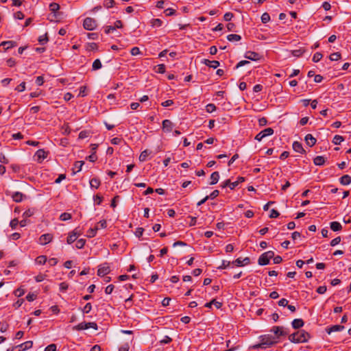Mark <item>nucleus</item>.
<instances>
[{
  "label": "nucleus",
  "instance_id": "49530a36",
  "mask_svg": "<svg viewBox=\"0 0 351 351\" xmlns=\"http://www.w3.org/2000/svg\"><path fill=\"white\" fill-rule=\"evenodd\" d=\"M47 41H48V38H47V34H45V35L40 36L38 38V42L40 45H45V43H47Z\"/></svg>",
  "mask_w": 351,
  "mask_h": 351
},
{
  "label": "nucleus",
  "instance_id": "2eb2a0df",
  "mask_svg": "<svg viewBox=\"0 0 351 351\" xmlns=\"http://www.w3.org/2000/svg\"><path fill=\"white\" fill-rule=\"evenodd\" d=\"M33 346V341H27L25 343H23L20 345H18L15 348H18L19 349V351H25L27 349H29Z\"/></svg>",
  "mask_w": 351,
  "mask_h": 351
},
{
  "label": "nucleus",
  "instance_id": "dca6fc26",
  "mask_svg": "<svg viewBox=\"0 0 351 351\" xmlns=\"http://www.w3.org/2000/svg\"><path fill=\"white\" fill-rule=\"evenodd\" d=\"M202 63L213 69H217L219 66V62L217 60H209L207 59H204Z\"/></svg>",
  "mask_w": 351,
  "mask_h": 351
},
{
  "label": "nucleus",
  "instance_id": "6e6552de",
  "mask_svg": "<svg viewBox=\"0 0 351 351\" xmlns=\"http://www.w3.org/2000/svg\"><path fill=\"white\" fill-rule=\"evenodd\" d=\"M232 265L237 267H243L245 265H247L250 263V259L249 257H245L243 259L241 258H237L235 261L232 262Z\"/></svg>",
  "mask_w": 351,
  "mask_h": 351
},
{
  "label": "nucleus",
  "instance_id": "9d476101",
  "mask_svg": "<svg viewBox=\"0 0 351 351\" xmlns=\"http://www.w3.org/2000/svg\"><path fill=\"white\" fill-rule=\"evenodd\" d=\"M53 236L51 234H42L39 238V243L41 245H46L52 241Z\"/></svg>",
  "mask_w": 351,
  "mask_h": 351
},
{
  "label": "nucleus",
  "instance_id": "b1692460",
  "mask_svg": "<svg viewBox=\"0 0 351 351\" xmlns=\"http://www.w3.org/2000/svg\"><path fill=\"white\" fill-rule=\"evenodd\" d=\"M152 153V151L148 150V149H145V150L143 151L139 156V158H138L139 160L141 162L145 161L147 160V156L149 155H150Z\"/></svg>",
  "mask_w": 351,
  "mask_h": 351
},
{
  "label": "nucleus",
  "instance_id": "338daca9",
  "mask_svg": "<svg viewBox=\"0 0 351 351\" xmlns=\"http://www.w3.org/2000/svg\"><path fill=\"white\" fill-rule=\"evenodd\" d=\"M280 215V213L278 210L275 209H272L270 212L269 217L270 218H276Z\"/></svg>",
  "mask_w": 351,
  "mask_h": 351
},
{
  "label": "nucleus",
  "instance_id": "c756f323",
  "mask_svg": "<svg viewBox=\"0 0 351 351\" xmlns=\"http://www.w3.org/2000/svg\"><path fill=\"white\" fill-rule=\"evenodd\" d=\"M77 238L76 233L71 232L67 237L66 242L68 244H71L76 241Z\"/></svg>",
  "mask_w": 351,
  "mask_h": 351
},
{
  "label": "nucleus",
  "instance_id": "2f4dec72",
  "mask_svg": "<svg viewBox=\"0 0 351 351\" xmlns=\"http://www.w3.org/2000/svg\"><path fill=\"white\" fill-rule=\"evenodd\" d=\"M60 9V5L59 4L56 3H50L49 5V10L51 12V13H53L54 15L56 16V12Z\"/></svg>",
  "mask_w": 351,
  "mask_h": 351
},
{
  "label": "nucleus",
  "instance_id": "6e6d98bb",
  "mask_svg": "<svg viewBox=\"0 0 351 351\" xmlns=\"http://www.w3.org/2000/svg\"><path fill=\"white\" fill-rule=\"evenodd\" d=\"M19 224V220L18 219L15 218L12 220H11L10 223V226L12 228V229H16V228L17 227V226Z\"/></svg>",
  "mask_w": 351,
  "mask_h": 351
},
{
  "label": "nucleus",
  "instance_id": "8fccbe9b",
  "mask_svg": "<svg viewBox=\"0 0 351 351\" xmlns=\"http://www.w3.org/2000/svg\"><path fill=\"white\" fill-rule=\"evenodd\" d=\"M172 341V339L169 336H165L160 341V344H167Z\"/></svg>",
  "mask_w": 351,
  "mask_h": 351
},
{
  "label": "nucleus",
  "instance_id": "052dcab7",
  "mask_svg": "<svg viewBox=\"0 0 351 351\" xmlns=\"http://www.w3.org/2000/svg\"><path fill=\"white\" fill-rule=\"evenodd\" d=\"M33 215H34V210L32 209H27V210H25L23 213V217H24L25 218H27V217L32 216Z\"/></svg>",
  "mask_w": 351,
  "mask_h": 351
},
{
  "label": "nucleus",
  "instance_id": "cd10ccee",
  "mask_svg": "<svg viewBox=\"0 0 351 351\" xmlns=\"http://www.w3.org/2000/svg\"><path fill=\"white\" fill-rule=\"evenodd\" d=\"M304 52H305V49L302 47L300 49L291 51L292 55L297 58L301 57Z\"/></svg>",
  "mask_w": 351,
  "mask_h": 351
},
{
  "label": "nucleus",
  "instance_id": "473e14b6",
  "mask_svg": "<svg viewBox=\"0 0 351 351\" xmlns=\"http://www.w3.org/2000/svg\"><path fill=\"white\" fill-rule=\"evenodd\" d=\"M98 229L99 228L97 226L94 228H90L87 232V237L89 238L94 237L96 235Z\"/></svg>",
  "mask_w": 351,
  "mask_h": 351
},
{
  "label": "nucleus",
  "instance_id": "c03bdc74",
  "mask_svg": "<svg viewBox=\"0 0 351 351\" xmlns=\"http://www.w3.org/2000/svg\"><path fill=\"white\" fill-rule=\"evenodd\" d=\"M206 110L208 112L211 113L216 110V106L213 104H208L206 106Z\"/></svg>",
  "mask_w": 351,
  "mask_h": 351
},
{
  "label": "nucleus",
  "instance_id": "c9c22d12",
  "mask_svg": "<svg viewBox=\"0 0 351 351\" xmlns=\"http://www.w3.org/2000/svg\"><path fill=\"white\" fill-rule=\"evenodd\" d=\"M344 141V138L340 135H335L332 139V143L335 145H340Z\"/></svg>",
  "mask_w": 351,
  "mask_h": 351
},
{
  "label": "nucleus",
  "instance_id": "680f3d73",
  "mask_svg": "<svg viewBox=\"0 0 351 351\" xmlns=\"http://www.w3.org/2000/svg\"><path fill=\"white\" fill-rule=\"evenodd\" d=\"M25 89V82H21L19 86H17L15 88L18 92H23Z\"/></svg>",
  "mask_w": 351,
  "mask_h": 351
},
{
  "label": "nucleus",
  "instance_id": "412c9836",
  "mask_svg": "<svg viewBox=\"0 0 351 351\" xmlns=\"http://www.w3.org/2000/svg\"><path fill=\"white\" fill-rule=\"evenodd\" d=\"M258 263L260 265H267L269 263V259L263 253L259 256Z\"/></svg>",
  "mask_w": 351,
  "mask_h": 351
},
{
  "label": "nucleus",
  "instance_id": "4d7b16f0",
  "mask_svg": "<svg viewBox=\"0 0 351 351\" xmlns=\"http://www.w3.org/2000/svg\"><path fill=\"white\" fill-rule=\"evenodd\" d=\"M341 241V237H337L336 238H335L334 239H332L331 241H330V245L331 246H335L337 245H338Z\"/></svg>",
  "mask_w": 351,
  "mask_h": 351
},
{
  "label": "nucleus",
  "instance_id": "a19ab883",
  "mask_svg": "<svg viewBox=\"0 0 351 351\" xmlns=\"http://www.w3.org/2000/svg\"><path fill=\"white\" fill-rule=\"evenodd\" d=\"M86 243V240L84 239H78L75 243V247L77 249H82Z\"/></svg>",
  "mask_w": 351,
  "mask_h": 351
},
{
  "label": "nucleus",
  "instance_id": "1a4fd4ad",
  "mask_svg": "<svg viewBox=\"0 0 351 351\" xmlns=\"http://www.w3.org/2000/svg\"><path fill=\"white\" fill-rule=\"evenodd\" d=\"M244 57L246 59L253 60V61H256L260 59L261 56L259 53H258L256 52L248 51L245 53Z\"/></svg>",
  "mask_w": 351,
  "mask_h": 351
},
{
  "label": "nucleus",
  "instance_id": "20e7f679",
  "mask_svg": "<svg viewBox=\"0 0 351 351\" xmlns=\"http://www.w3.org/2000/svg\"><path fill=\"white\" fill-rule=\"evenodd\" d=\"M244 181L245 178L243 177L239 176L237 178V180L235 182H231L230 180H226L223 184H221V186L222 188L228 186L231 190H232L235 189L240 183Z\"/></svg>",
  "mask_w": 351,
  "mask_h": 351
},
{
  "label": "nucleus",
  "instance_id": "864d4df0",
  "mask_svg": "<svg viewBox=\"0 0 351 351\" xmlns=\"http://www.w3.org/2000/svg\"><path fill=\"white\" fill-rule=\"evenodd\" d=\"M234 14L232 12H226L223 15V19L226 21H230L233 18Z\"/></svg>",
  "mask_w": 351,
  "mask_h": 351
},
{
  "label": "nucleus",
  "instance_id": "603ef678",
  "mask_svg": "<svg viewBox=\"0 0 351 351\" xmlns=\"http://www.w3.org/2000/svg\"><path fill=\"white\" fill-rule=\"evenodd\" d=\"M94 201L97 205H100L103 201V197L97 194L94 196Z\"/></svg>",
  "mask_w": 351,
  "mask_h": 351
},
{
  "label": "nucleus",
  "instance_id": "de8ad7c7",
  "mask_svg": "<svg viewBox=\"0 0 351 351\" xmlns=\"http://www.w3.org/2000/svg\"><path fill=\"white\" fill-rule=\"evenodd\" d=\"M14 293L16 297H21L24 295L25 291L23 289L19 287L14 291Z\"/></svg>",
  "mask_w": 351,
  "mask_h": 351
},
{
  "label": "nucleus",
  "instance_id": "4c0bfd02",
  "mask_svg": "<svg viewBox=\"0 0 351 351\" xmlns=\"http://www.w3.org/2000/svg\"><path fill=\"white\" fill-rule=\"evenodd\" d=\"M329 58L331 61H337L341 58V53L339 52H335L330 55Z\"/></svg>",
  "mask_w": 351,
  "mask_h": 351
},
{
  "label": "nucleus",
  "instance_id": "58836bf2",
  "mask_svg": "<svg viewBox=\"0 0 351 351\" xmlns=\"http://www.w3.org/2000/svg\"><path fill=\"white\" fill-rule=\"evenodd\" d=\"M151 24H152V27H159L162 26V21L159 19H154L152 20Z\"/></svg>",
  "mask_w": 351,
  "mask_h": 351
},
{
  "label": "nucleus",
  "instance_id": "f03ea898",
  "mask_svg": "<svg viewBox=\"0 0 351 351\" xmlns=\"http://www.w3.org/2000/svg\"><path fill=\"white\" fill-rule=\"evenodd\" d=\"M310 338V334L304 330H298L289 336V340L294 343H306Z\"/></svg>",
  "mask_w": 351,
  "mask_h": 351
},
{
  "label": "nucleus",
  "instance_id": "f704fd0d",
  "mask_svg": "<svg viewBox=\"0 0 351 351\" xmlns=\"http://www.w3.org/2000/svg\"><path fill=\"white\" fill-rule=\"evenodd\" d=\"M47 261V256L44 255L39 256L36 258V263L38 265H44Z\"/></svg>",
  "mask_w": 351,
  "mask_h": 351
},
{
  "label": "nucleus",
  "instance_id": "bb28decb",
  "mask_svg": "<svg viewBox=\"0 0 351 351\" xmlns=\"http://www.w3.org/2000/svg\"><path fill=\"white\" fill-rule=\"evenodd\" d=\"M101 182L99 178H92L90 180V185L91 188L98 189L100 186Z\"/></svg>",
  "mask_w": 351,
  "mask_h": 351
},
{
  "label": "nucleus",
  "instance_id": "f8f14e48",
  "mask_svg": "<svg viewBox=\"0 0 351 351\" xmlns=\"http://www.w3.org/2000/svg\"><path fill=\"white\" fill-rule=\"evenodd\" d=\"M292 147H293V149L296 152H298V153H300L302 154L306 153V151L303 148L302 143L298 141H294L293 143Z\"/></svg>",
  "mask_w": 351,
  "mask_h": 351
},
{
  "label": "nucleus",
  "instance_id": "09e8293b",
  "mask_svg": "<svg viewBox=\"0 0 351 351\" xmlns=\"http://www.w3.org/2000/svg\"><path fill=\"white\" fill-rule=\"evenodd\" d=\"M68 288L69 285L66 282H63L60 284V291L61 292H66Z\"/></svg>",
  "mask_w": 351,
  "mask_h": 351
},
{
  "label": "nucleus",
  "instance_id": "0e129e2a",
  "mask_svg": "<svg viewBox=\"0 0 351 351\" xmlns=\"http://www.w3.org/2000/svg\"><path fill=\"white\" fill-rule=\"evenodd\" d=\"M56 344L51 343L45 348V351H56Z\"/></svg>",
  "mask_w": 351,
  "mask_h": 351
},
{
  "label": "nucleus",
  "instance_id": "5701e85b",
  "mask_svg": "<svg viewBox=\"0 0 351 351\" xmlns=\"http://www.w3.org/2000/svg\"><path fill=\"white\" fill-rule=\"evenodd\" d=\"M330 227L334 232L340 231L342 229L341 224L338 221H332L330 224Z\"/></svg>",
  "mask_w": 351,
  "mask_h": 351
},
{
  "label": "nucleus",
  "instance_id": "f3484780",
  "mask_svg": "<svg viewBox=\"0 0 351 351\" xmlns=\"http://www.w3.org/2000/svg\"><path fill=\"white\" fill-rule=\"evenodd\" d=\"M304 140L306 141V143L309 146V147H313V145H315L316 142H317V140L315 138H314L312 134H308L306 135L305 138H304Z\"/></svg>",
  "mask_w": 351,
  "mask_h": 351
},
{
  "label": "nucleus",
  "instance_id": "9b49d317",
  "mask_svg": "<svg viewBox=\"0 0 351 351\" xmlns=\"http://www.w3.org/2000/svg\"><path fill=\"white\" fill-rule=\"evenodd\" d=\"M173 128V123L169 120L165 119L162 121V130L166 132H170L172 131Z\"/></svg>",
  "mask_w": 351,
  "mask_h": 351
},
{
  "label": "nucleus",
  "instance_id": "39448f33",
  "mask_svg": "<svg viewBox=\"0 0 351 351\" xmlns=\"http://www.w3.org/2000/svg\"><path fill=\"white\" fill-rule=\"evenodd\" d=\"M83 26L85 29L93 30L97 27L96 21L90 17H86L83 22Z\"/></svg>",
  "mask_w": 351,
  "mask_h": 351
},
{
  "label": "nucleus",
  "instance_id": "ea45409f",
  "mask_svg": "<svg viewBox=\"0 0 351 351\" xmlns=\"http://www.w3.org/2000/svg\"><path fill=\"white\" fill-rule=\"evenodd\" d=\"M72 217V215L71 214L69 213H63L60 215V219L61 221H67V220H69L71 219Z\"/></svg>",
  "mask_w": 351,
  "mask_h": 351
},
{
  "label": "nucleus",
  "instance_id": "6ab92c4d",
  "mask_svg": "<svg viewBox=\"0 0 351 351\" xmlns=\"http://www.w3.org/2000/svg\"><path fill=\"white\" fill-rule=\"evenodd\" d=\"M304 324V322L302 319H295L291 322V326L294 329H299L302 328Z\"/></svg>",
  "mask_w": 351,
  "mask_h": 351
},
{
  "label": "nucleus",
  "instance_id": "7ed1b4c3",
  "mask_svg": "<svg viewBox=\"0 0 351 351\" xmlns=\"http://www.w3.org/2000/svg\"><path fill=\"white\" fill-rule=\"evenodd\" d=\"M270 331L275 335L276 339L278 340L280 337L286 336L288 335L287 328L283 326H274Z\"/></svg>",
  "mask_w": 351,
  "mask_h": 351
},
{
  "label": "nucleus",
  "instance_id": "3c124183",
  "mask_svg": "<svg viewBox=\"0 0 351 351\" xmlns=\"http://www.w3.org/2000/svg\"><path fill=\"white\" fill-rule=\"evenodd\" d=\"M130 53L132 56H136L141 53L140 49L137 47H134L131 49Z\"/></svg>",
  "mask_w": 351,
  "mask_h": 351
},
{
  "label": "nucleus",
  "instance_id": "e2e57ef3",
  "mask_svg": "<svg viewBox=\"0 0 351 351\" xmlns=\"http://www.w3.org/2000/svg\"><path fill=\"white\" fill-rule=\"evenodd\" d=\"M116 28L113 25H109V26H106L104 29V32L106 34H108L110 33H111L112 32H113L114 30H115Z\"/></svg>",
  "mask_w": 351,
  "mask_h": 351
},
{
  "label": "nucleus",
  "instance_id": "c85d7f7f",
  "mask_svg": "<svg viewBox=\"0 0 351 351\" xmlns=\"http://www.w3.org/2000/svg\"><path fill=\"white\" fill-rule=\"evenodd\" d=\"M87 322H81L79 324L73 327V330H86V329H88V326H87Z\"/></svg>",
  "mask_w": 351,
  "mask_h": 351
},
{
  "label": "nucleus",
  "instance_id": "37998d69",
  "mask_svg": "<svg viewBox=\"0 0 351 351\" xmlns=\"http://www.w3.org/2000/svg\"><path fill=\"white\" fill-rule=\"evenodd\" d=\"M323 56L321 53L319 52H316L313 56V59L312 60L314 62H318L322 58Z\"/></svg>",
  "mask_w": 351,
  "mask_h": 351
},
{
  "label": "nucleus",
  "instance_id": "7c9ffc66",
  "mask_svg": "<svg viewBox=\"0 0 351 351\" xmlns=\"http://www.w3.org/2000/svg\"><path fill=\"white\" fill-rule=\"evenodd\" d=\"M227 39L230 42L239 41L241 39V37L239 34H229L227 36Z\"/></svg>",
  "mask_w": 351,
  "mask_h": 351
},
{
  "label": "nucleus",
  "instance_id": "4be33fe9",
  "mask_svg": "<svg viewBox=\"0 0 351 351\" xmlns=\"http://www.w3.org/2000/svg\"><path fill=\"white\" fill-rule=\"evenodd\" d=\"M24 197V195L21 192H14L12 195V198L14 202H21L23 200V198Z\"/></svg>",
  "mask_w": 351,
  "mask_h": 351
},
{
  "label": "nucleus",
  "instance_id": "4468645a",
  "mask_svg": "<svg viewBox=\"0 0 351 351\" xmlns=\"http://www.w3.org/2000/svg\"><path fill=\"white\" fill-rule=\"evenodd\" d=\"M16 42L13 40L3 41L0 44V46H3L4 47L5 51H8L11 48L16 47Z\"/></svg>",
  "mask_w": 351,
  "mask_h": 351
},
{
  "label": "nucleus",
  "instance_id": "774afa93",
  "mask_svg": "<svg viewBox=\"0 0 351 351\" xmlns=\"http://www.w3.org/2000/svg\"><path fill=\"white\" fill-rule=\"evenodd\" d=\"M129 349H130V346L127 343H125V344L122 345L119 348V351H129Z\"/></svg>",
  "mask_w": 351,
  "mask_h": 351
},
{
  "label": "nucleus",
  "instance_id": "393cba45",
  "mask_svg": "<svg viewBox=\"0 0 351 351\" xmlns=\"http://www.w3.org/2000/svg\"><path fill=\"white\" fill-rule=\"evenodd\" d=\"M219 179V173L218 171L213 172L210 176V184L213 185L218 182Z\"/></svg>",
  "mask_w": 351,
  "mask_h": 351
},
{
  "label": "nucleus",
  "instance_id": "79ce46f5",
  "mask_svg": "<svg viewBox=\"0 0 351 351\" xmlns=\"http://www.w3.org/2000/svg\"><path fill=\"white\" fill-rule=\"evenodd\" d=\"M270 21V16L267 12H264L261 16V21L263 23H267Z\"/></svg>",
  "mask_w": 351,
  "mask_h": 351
},
{
  "label": "nucleus",
  "instance_id": "ddd939ff",
  "mask_svg": "<svg viewBox=\"0 0 351 351\" xmlns=\"http://www.w3.org/2000/svg\"><path fill=\"white\" fill-rule=\"evenodd\" d=\"M48 153L46 152L44 149H38L36 154L35 156L37 157V160L40 162L44 159H45L47 157Z\"/></svg>",
  "mask_w": 351,
  "mask_h": 351
},
{
  "label": "nucleus",
  "instance_id": "0eeeda50",
  "mask_svg": "<svg viewBox=\"0 0 351 351\" xmlns=\"http://www.w3.org/2000/svg\"><path fill=\"white\" fill-rule=\"evenodd\" d=\"M110 272V267L108 263H104L99 266L97 275L99 276H105Z\"/></svg>",
  "mask_w": 351,
  "mask_h": 351
},
{
  "label": "nucleus",
  "instance_id": "e433bc0d",
  "mask_svg": "<svg viewBox=\"0 0 351 351\" xmlns=\"http://www.w3.org/2000/svg\"><path fill=\"white\" fill-rule=\"evenodd\" d=\"M102 66L101 62L99 59H96L93 63V70H98Z\"/></svg>",
  "mask_w": 351,
  "mask_h": 351
},
{
  "label": "nucleus",
  "instance_id": "a878e982",
  "mask_svg": "<svg viewBox=\"0 0 351 351\" xmlns=\"http://www.w3.org/2000/svg\"><path fill=\"white\" fill-rule=\"evenodd\" d=\"M313 162L317 166L323 165L325 163V158L322 156H317L314 158Z\"/></svg>",
  "mask_w": 351,
  "mask_h": 351
},
{
  "label": "nucleus",
  "instance_id": "69168bd1",
  "mask_svg": "<svg viewBox=\"0 0 351 351\" xmlns=\"http://www.w3.org/2000/svg\"><path fill=\"white\" fill-rule=\"evenodd\" d=\"M36 298V295L34 294V293H28L27 295H26V300L29 302H32L34 301L35 299Z\"/></svg>",
  "mask_w": 351,
  "mask_h": 351
},
{
  "label": "nucleus",
  "instance_id": "a211bd4d",
  "mask_svg": "<svg viewBox=\"0 0 351 351\" xmlns=\"http://www.w3.org/2000/svg\"><path fill=\"white\" fill-rule=\"evenodd\" d=\"M344 329V326L341 325H333L326 329L328 334H330L332 332L341 331Z\"/></svg>",
  "mask_w": 351,
  "mask_h": 351
},
{
  "label": "nucleus",
  "instance_id": "f257e3e1",
  "mask_svg": "<svg viewBox=\"0 0 351 351\" xmlns=\"http://www.w3.org/2000/svg\"><path fill=\"white\" fill-rule=\"evenodd\" d=\"M278 340L272 335H265L260 336V343L253 345L251 348L254 350L266 349L277 343Z\"/></svg>",
  "mask_w": 351,
  "mask_h": 351
},
{
  "label": "nucleus",
  "instance_id": "423d86ee",
  "mask_svg": "<svg viewBox=\"0 0 351 351\" xmlns=\"http://www.w3.org/2000/svg\"><path fill=\"white\" fill-rule=\"evenodd\" d=\"M274 134V130L271 128H267L261 132H260L258 134H257L255 136V140L257 141H261L263 138H264L266 136H271Z\"/></svg>",
  "mask_w": 351,
  "mask_h": 351
},
{
  "label": "nucleus",
  "instance_id": "13d9d810",
  "mask_svg": "<svg viewBox=\"0 0 351 351\" xmlns=\"http://www.w3.org/2000/svg\"><path fill=\"white\" fill-rule=\"evenodd\" d=\"M219 194V191L218 190H214L209 195H207L208 197V199H213L216 198Z\"/></svg>",
  "mask_w": 351,
  "mask_h": 351
},
{
  "label": "nucleus",
  "instance_id": "aec40b11",
  "mask_svg": "<svg viewBox=\"0 0 351 351\" xmlns=\"http://www.w3.org/2000/svg\"><path fill=\"white\" fill-rule=\"evenodd\" d=\"M339 182L342 185H348L351 184V176L349 175H344L339 178Z\"/></svg>",
  "mask_w": 351,
  "mask_h": 351
},
{
  "label": "nucleus",
  "instance_id": "5fc2aeb1",
  "mask_svg": "<svg viewBox=\"0 0 351 351\" xmlns=\"http://www.w3.org/2000/svg\"><path fill=\"white\" fill-rule=\"evenodd\" d=\"M92 309V305L90 303H87L82 309L84 313H88Z\"/></svg>",
  "mask_w": 351,
  "mask_h": 351
},
{
  "label": "nucleus",
  "instance_id": "a18cd8bd",
  "mask_svg": "<svg viewBox=\"0 0 351 351\" xmlns=\"http://www.w3.org/2000/svg\"><path fill=\"white\" fill-rule=\"evenodd\" d=\"M114 3H115V2L114 0H104V5L107 8L113 7Z\"/></svg>",
  "mask_w": 351,
  "mask_h": 351
},
{
  "label": "nucleus",
  "instance_id": "bf43d9fd",
  "mask_svg": "<svg viewBox=\"0 0 351 351\" xmlns=\"http://www.w3.org/2000/svg\"><path fill=\"white\" fill-rule=\"evenodd\" d=\"M84 164V161H76L74 164L75 168H76L77 170V171H80L82 169V167L83 165Z\"/></svg>",
  "mask_w": 351,
  "mask_h": 351
},
{
  "label": "nucleus",
  "instance_id": "72a5a7b5",
  "mask_svg": "<svg viewBox=\"0 0 351 351\" xmlns=\"http://www.w3.org/2000/svg\"><path fill=\"white\" fill-rule=\"evenodd\" d=\"M231 265H232V262L223 260L222 261L221 265L219 266L217 269L219 270L224 269L229 267Z\"/></svg>",
  "mask_w": 351,
  "mask_h": 351
}]
</instances>
